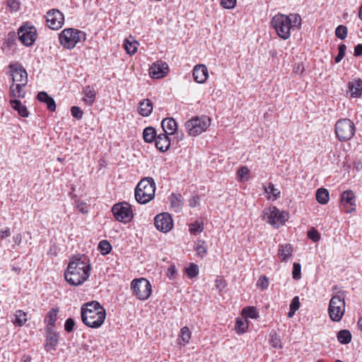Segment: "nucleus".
<instances>
[{
	"label": "nucleus",
	"mask_w": 362,
	"mask_h": 362,
	"mask_svg": "<svg viewBox=\"0 0 362 362\" xmlns=\"http://www.w3.org/2000/svg\"><path fill=\"white\" fill-rule=\"evenodd\" d=\"M177 273V269L175 264L170 265L166 270V276L170 279L173 280Z\"/></svg>",
	"instance_id": "52"
},
{
	"label": "nucleus",
	"mask_w": 362,
	"mask_h": 362,
	"mask_svg": "<svg viewBox=\"0 0 362 362\" xmlns=\"http://www.w3.org/2000/svg\"><path fill=\"white\" fill-rule=\"evenodd\" d=\"M344 292L339 291L333 296L329 303L328 314L332 321L339 322L345 313Z\"/></svg>",
	"instance_id": "6"
},
{
	"label": "nucleus",
	"mask_w": 362,
	"mask_h": 362,
	"mask_svg": "<svg viewBox=\"0 0 362 362\" xmlns=\"http://www.w3.org/2000/svg\"><path fill=\"white\" fill-rule=\"evenodd\" d=\"M156 183L152 177L143 178L134 189L136 201L141 204H146L155 197Z\"/></svg>",
	"instance_id": "4"
},
{
	"label": "nucleus",
	"mask_w": 362,
	"mask_h": 362,
	"mask_svg": "<svg viewBox=\"0 0 362 362\" xmlns=\"http://www.w3.org/2000/svg\"><path fill=\"white\" fill-rule=\"evenodd\" d=\"M248 328V321L246 319L237 318L235 325V330L238 334L245 333Z\"/></svg>",
	"instance_id": "37"
},
{
	"label": "nucleus",
	"mask_w": 362,
	"mask_h": 362,
	"mask_svg": "<svg viewBox=\"0 0 362 362\" xmlns=\"http://www.w3.org/2000/svg\"><path fill=\"white\" fill-rule=\"evenodd\" d=\"M347 28L345 25H340L335 30V35L340 40H344L347 37Z\"/></svg>",
	"instance_id": "43"
},
{
	"label": "nucleus",
	"mask_w": 362,
	"mask_h": 362,
	"mask_svg": "<svg viewBox=\"0 0 362 362\" xmlns=\"http://www.w3.org/2000/svg\"><path fill=\"white\" fill-rule=\"evenodd\" d=\"M355 57L362 56V44H358L354 47V53Z\"/></svg>",
	"instance_id": "60"
},
{
	"label": "nucleus",
	"mask_w": 362,
	"mask_h": 362,
	"mask_svg": "<svg viewBox=\"0 0 362 362\" xmlns=\"http://www.w3.org/2000/svg\"><path fill=\"white\" fill-rule=\"evenodd\" d=\"M293 247L291 244L279 245L277 255L279 259L283 262H286L292 256Z\"/></svg>",
	"instance_id": "23"
},
{
	"label": "nucleus",
	"mask_w": 362,
	"mask_h": 362,
	"mask_svg": "<svg viewBox=\"0 0 362 362\" xmlns=\"http://www.w3.org/2000/svg\"><path fill=\"white\" fill-rule=\"evenodd\" d=\"M90 260L85 255L75 256L70 259L64 272L66 281L72 286L84 283L90 274Z\"/></svg>",
	"instance_id": "1"
},
{
	"label": "nucleus",
	"mask_w": 362,
	"mask_h": 362,
	"mask_svg": "<svg viewBox=\"0 0 362 362\" xmlns=\"http://www.w3.org/2000/svg\"><path fill=\"white\" fill-rule=\"evenodd\" d=\"M264 192L267 194L269 199L276 200L280 197L281 192L279 189L275 188L274 184L271 182L264 187Z\"/></svg>",
	"instance_id": "32"
},
{
	"label": "nucleus",
	"mask_w": 362,
	"mask_h": 362,
	"mask_svg": "<svg viewBox=\"0 0 362 362\" xmlns=\"http://www.w3.org/2000/svg\"><path fill=\"white\" fill-rule=\"evenodd\" d=\"M112 212L117 221L124 223L130 222L134 217L132 206L125 202L115 204Z\"/></svg>",
	"instance_id": "11"
},
{
	"label": "nucleus",
	"mask_w": 362,
	"mask_h": 362,
	"mask_svg": "<svg viewBox=\"0 0 362 362\" xmlns=\"http://www.w3.org/2000/svg\"><path fill=\"white\" fill-rule=\"evenodd\" d=\"M47 25L52 30H58L64 23L63 13L58 9L52 8L48 11L45 16Z\"/></svg>",
	"instance_id": "13"
},
{
	"label": "nucleus",
	"mask_w": 362,
	"mask_h": 362,
	"mask_svg": "<svg viewBox=\"0 0 362 362\" xmlns=\"http://www.w3.org/2000/svg\"><path fill=\"white\" fill-rule=\"evenodd\" d=\"M131 289L133 295L140 300H147L152 293L150 281L144 278L133 279L131 282Z\"/></svg>",
	"instance_id": "9"
},
{
	"label": "nucleus",
	"mask_w": 362,
	"mask_h": 362,
	"mask_svg": "<svg viewBox=\"0 0 362 362\" xmlns=\"http://www.w3.org/2000/svg\"><path fill=\"white\" fill-rule=\"evenodd\" d=\"M138 42L136 41L129 42V40L124 41V47L129 54H134L137 50Z\"/></svg>",
	"instance_id": "40"
},
{
	"label": "nucleus",
	"mask_w": 362,
	"mask_h": 362,
	"mask_svg": "<svg viewBox=\"0 0 362 362\" xmlns=\"http://www.w3.org/2000/svg\"><path fill=\"white\" fill-rule=\"evenodd\" d=\"M13 240L16 244L19 245L22 240L21 235L20 234H18L13 236Z\"/></svg>",
	"instance_id": "63"
},
{
	"label": "nucleus",
	"mask_w": 362,
	"mask_h": 362,
	"mask_svg": "<svg viewBox=\"0 0 362 362\" xmlns=\"http://www.w3.org/2000/svg\"><path fill=\"white\" fill-rule=\"evenodd\" d=\"M194 80L198 83H204L209 77L208 69L204 64L194 66L192 71Z\"/></svg>",
	"instance_id": "19"
},
{
	"label": "nucleus",
	"mask_w": 362,
	"mask_h": 362,
	"mask_svg": "<svg viewBox=\"0 0 362 362\" xmlns=\"http://www.w3.org/2000/svg\"><path fill=\"white\" fill-rule=\"evenodd\" d=\"M354 168L358 172L362 170V162L361 160H356L354 162Z\"/></svg>",
	"instance_id": "62"
},
{
	"label": "nucleus",
	"mask_w": 362,
	"mask_h": 362,
	"mask_svg": "<svg viewBox=\"0 0 362 362\" xmlns=\"http://www.w3.org/2000/svg\"><path fill=\"white\" fill-rule=\"evenodd\" d=\"M170 144L169 135L166 134H158L155 141L156 147L161 152L167 151L170 148Z\"/></svg>",
	"instance_id": "22"
},
{
	"label": "nucleus",
	"mask_w": 362,
	"mask_h": 362,
	"mask_svg": "<svg viewBox=\"0 0 362 362\" xmlns=\"http://www.w3.org/2000/svg\"><path fill=\"white\" fill-rule=\"evenodd\" d=\"M357 326H358V329H360V331L362 332V316L358 318V322H357Z\"/></svg>",
	"instance_id": "64"
},
{
	"label": "nucleus",
	"mask_w": 362,
	"mask_h": 362,
	"mask_svg": "<svg viewBox=\"0 0 362 362\" xmlns=\"http://www.w3.org/2000/svg\"><path fill=\"white\" fill-rule=\"evenodd\" d=\"M192 332L187 327H183L180 329V337L183 342V345L188 344L191 339Z\"/></svg>",
	"instance_id": "39"
},
{
	"label": "nucleus",
	"mask_w": 362,
	"mask_h": 362,
	"mask_svg": "<svg viewBox=\"0 0 362 362\" xmlns=\"http://www.w3.org/2000/svg\"><path fill=\"white\" fill-rule=\"evenodd\" d=\"M329 199V192L325 188H320L316 192V200L321 204H325Z\"/></svg>",
	"instance_id": "35"
},
{
	"label": "nucleus",
	"mask_w": 362,
	"mask_h": 362,
	"mask_svg": "<svg viewBox=\"0 0 362 362\" xmlns=\"http://www.w3.org/2000/svg\"><path fill=\"white\" fill-rule=\"evenodd\" d=\"M45 349L47 352L55 351L59 341V332L54 329H45Z\"/></svg>",
	"instance_id": "17"
},
{
	"label": "nucleus",
	"mask_w": 362,
	"mask_h": 362,
	"mask_svg": "<svg viewBox=\"0 0 362 362\" xmlns=\"http://www.w3.org/2000/svg\"><path fill=\"white\" fill-rule=\"evenodd\" d=\"M28 321L27 313L22 310H18L14 314L12 322L15 326L23 327Z\"/></svg>",
	"instance_id": "28"
},
{
	"label": "nucleus",
	"mask_w": 362,
	"mask_h": 362,
	"mask_svg": "<svg viewBox=\"0 0 362 362\" xmlns=\"http://www.w3.org/2000/svg\"><path fill=\"white\" fill-rule=\"evenodd\" d=\"M293 71L296 74H301L304 71L303 64L298 63L294 65Z\"/></svg>",
	"instance_id": "57"
},
{
	"label": "nucleus",
	"mask_w": 362,
	"mask_h": 362,
	"mask_svg": "<svg viewBox=\"0 0 362 362\" xmlns=\"http://www.w3.org/2000/svg\"><path fill=\"white\" fill-rule=\"evenodd\" d=\"M59 310L58 308H52L45 317V322L47 324L45 329H54L53 327L57 320V315Z\"/></svg>",
	"instance_id": "25"
},
{
	"label": "nucleus",
	"mask_w": 362,
	"mask_h": 362,
	"mask_svg": "<svg viewBox=\"0 0 362 362\" xmlns=\"http://www.w3.org/2000/svg\"><path fill=\"white\" fill-rule=\"evenodd\" d=\"M221 5L225 8L230 9L236 5V0H221Z\"/></svg>",
	"instance_id": "53"
},
{
	"label": "nucleus",
	"mask_w": 362,
	"mask_h": 362,
	"mask_svg": "<svg viewBox=\"0 0 362 362\" xmlns=\"http://www.w3.org/2000/svg\"><path fill=\"white\" fill-rule=\"evenodd\" d=\"M26 85H21L20 83H12L10 86V96L12 98H23L25 95L24 87Z\"/></svg>",
	"instance_id": "27"
},
{
	"label": "nucleus",
	"mask_w": 362,
	"mask_h": 362,
	"mask_svg": "<svg viewBox=\"0 0 362 362\" xmlns=\"http://www.w3.org/2000/svg\"><path fill=\"white\" fill-rule=\"evenodd\" d=\"M243 314L251 319H257L259 317V313L256 308L253 306L246 307L243 309Z\"/></svg>",
	"instance_id": "38"
},
{
	"label": "nucleus",
	"mask_w": 362,
	"mask_h": 362,
	"mask_svg": "<svg viewBox=\"0 0 362 362\" xmlns=\"http://www.w3.org/2000/svg\"><path fill=\"white\" fill-rule=\"evenodd\" d=\"M18 39L26 47L32 46L36 40L37 30L30 23L23 24L18 30Z\"/></svg>",
	"instance_id": "12"
},
{
	"label": "nucleus",
	"mask_w": 362,
	"mask_h": 362,
	"mask_svg": "<svg viewBox=\"0 0 362 362\" xmlns=\"http://www.w3.org/2000/svg\"><path fill=\"white\" fill-rule=\"evenodd\" d=\"M156 129L153 127H147L144 129L143 138L145 142L152 143L157 137Z\"/></svg>",
	"instance_id": "31"
},
{
	"label": "nucleus",
	"mask_w": 362,
	"mask_h": 362,
	"mask_svg": "<svg viewBox=\"0 0 362 362\" xmlns=\"http://www.w3.org/2000/svg\"><path fill=\"white\" fill-rule=\"evenodd\" d=\"M301 266L299 263H294L293 265L292 275L293 278L296 280L300 279Z\"/></svg>",
	"instance_id": "49"
},
{
	"label": "nucleus",
	"mask_w": 362,
	"mask_h": 362,
	"mask_svg": "<svg viewBox=\"0 0 362 362\" xmlns=\"http://www.w3.org/2000/svg\"><path fill=\"white\" fill-rule=\"evenodd\" d=\"M6 6L11 12H16L20 8V2L18 0H7Z\"/></svg>",
	"instance_id": "47"
},
{
	"label": "nucleus",
	"mask_w": 362,
	"mask_h": 362,
	"mask_svg": "<svg viewBox=\"0 0 362 362\" xmlns=\"http://www.w3.org/2000/svg\"><path fill=\"white\" fill-rule=\"evenodd\" d=\"M37 99L47 105V109L51 111L54 112L56 110V103L54 100L50 97L46 92L42 91L40 92L37 94Z\"/></svg>",
	"instance_id": "26"
},
{
	"label": "nucleus",
	"mask_w": 362,
	"mask_h": 362,
	"mask_svg": "<svg viewBox=\"0 0 362 362\" xmlns=\"http://www.w3.org/2000/svg\"><path fill=\"white\" fill-rule=\"evenodd\" d=\"M271 26L275 30L277 35L282 40H288L291 33L301 27L302 18L298 13L288 15L278 13L271 20Z\"/></svg>",
	"instance_id": "2"
},
{
	"label": "nucleus",
	"mask_w": 362,
	"mask_h": 362,
	"mask_svg": "<svg viewBox=\"0 0 362 362\" xmlns=\"http://www.w3.org/2000/svg\"><path fill=\"white\" fill-rule=\"evenodd\" d=\"M346 49V46L344 44H341V45H339L338 54L334 58V61L336 63H339L342 60V59L344 57Z\"/></svg>",
	"instance_id": "45"
},
{
	"label": "nucleus",
	"mask_w": 362,
	"mask_h": 362,
	"mask_svg": "<svg viewBox=\"0 0 362 362\" xmlns=\"http://www.w3.org/2000/svg\"><path fill=\"white\" fill-rule=\"evenodd\" d=\"M10 104L12 108L17 111L21 117H28L29 116V112L26 107L23 105L20 100L16 99L11 100Z\"/></svg>",
	"instance_id": "29"
},
{
	"label": "nucleus",
	"mask_w": 362,
	"mask_h": 362,
	"mask_svg": "<svg viewBox=\"0 0 362 362\" xmlns=\"http://www.w3.org/2000/svg\"><path fill=\"white\" fill-rule=\"evenodd\" d=\"M250 170L245 167H241L237 172L238 176L241 181L247 180L248 179Z\"/></svg>",
	"instance_id": "46"
},
{
	"label": "nucleus",
	"mask_w": 362,
	"mask_h": 362,
	"mask_svg": "<svg viewBox=\"0 0 362 362\" xmlns=\"http://www.w3.org/2000/svg\"><path fill=\"white\" fill-rule=\"evenodd\" d=\"M307 235L314 243L318 242L321 238L320 233L313 227L308 231Z\"/></svg>",
	"instance_id": "44"
},
{
	"label": "nucleus",
	"mask_w": 362,
	"mask_h": 362,
	"mask_svg": "<svg viewBox=\"0 0 362 362\" xmlns=\"http://www.w3.org/2000/svg\"><path fill=\"white\" fill-rule=\"evenodd\" d=\"M348 93H350L351 98H359L362 94V80L361 78H355L349 81L347 84Z\"/></svg>",
	"instance_id": "20"
},
{
	"label": "nucleus",
	"mask_w": 362,
	"mask_h": 362,
	"mask_svg": "<svg viewBox=\"0 0 362 362\" xmlns=\"http://www.w3.org/2000/svg\"><path fill=\"white\" fill-rule=\"evenodd\" d=\"M154 225L158 230L167 233L173 228V218L168 213L159 214L154 218Z\"/></svg>",
	"instance_id": "16"
},
{
	"label": "nucleus",
	"mask_w": 362,
	"mask_h": 362,
	"mask_svg": "<svg viewBox=\"0 0 362 362\" xmlns=\"http://www.w3.org/2000/svg\"><path fill=\"white\" fill-rule=\"evenodd\" d=\"M153 109V103L149 99H144L139 103L138 112L142 117L150 116Z\"/></svg>",
	"instance_id": "24"
},
{
	"label": "nucleus",
	"mask_w": 362,
	"mask_h": 362,
	"mask_svg": "<svg viewBox=\"0 0 362 362\" xmlns=\"http://www.w3.org/2000/svg\"><path fill=\"white\" fill-rule=\"evenodd\" d=\"M76 209L82 214H85L88 212V207L86 202H80L77 204Z\"/></svg>",
	"instance_id": "56"
},
{
	"label": "nucleus",
	"mask_w": 362,
	"mask_h": 362,
	"mask_svg": "<svg viewBox=\"0 0 362 362\" xmlns=\"http://www.w3.org/2000/svg\"><path fill=\"white\" fill-rule=\"evenodd\" d=\"M75 326V321L73 318L69 317L64 322V329L66 332L70 333L71 332Z\"/></svg>",
	"instance_id": "50"
},
{
	"label": "nucleus",
	"mask_w": 362,
	"mask_h": 362,
	"mask_svg": "<svg viewBox=\"0 0 362 362\" xmlns=\"http://www.w3.org/2000/svg\"><path fill=\"white\" fill-rule=\"evenodd\" d=\"M171 207L175 211H179L182 206V196L180 194H172L170 197Z\"/></svg>",
	"instance_id": "34"
},
{
	"label": "nucleus",
	"mask_w": 362,
	"mask_h": 362,
	"mask_svg": "<svg viewBox=\"0 0 362 362\" xmlns=\"http://www.w3.org/2000/svg\"><path fill=\"white\" fill-rule=\"evenodd\" d=\"M8 68L12 78V83L17 82V83H20L21 85H27L28 74L21 64H9Z\"/></svg>",
	"instance_id": "14"
},
{
	"label": "nucleus",
	"mask_w": 362,
	"mask_h": 362,
	"mask_svg": "<svg viewBox=\"0 0 362 362\" xmlns=\"http://www.w3.org/2000/svg\"><path fill=\"white\" fill-rule=\"evenodd\" d=\"M11 235V231L9 228H6L0 232V238L1 239H5Z\"/></svg>",
	"instance_id": "61"
},
{
	"label": "nucleus",
	"mask_w": 362,
	"mask_h": 362,
	"mask_svg": "<svg viewBox=\"0 0 362 362\" xmlns=\"http://www.w3.org/2000/svg\"><path fill=\"white\" fill-rule=\"evenodd\" d=\"M269 284V279L266 276H262L259 278L257 282V286L265 290L268 288Z\"/></svg>",
	"instance_id": "48"
},
{
	"label": "nucleus",
	"mask_w": 362,
	"mask_h": 362,
	"mask_svg": "<svg viewBox=\"0 0 362 362\" xmlns=\"http://www.w3.org/2000/svg\"><path fill=\"white\" fill-rule=\"evenodd\" d=\"M81 316L84 325L93 329H98L105 322L106 310L99 302L92 300L84 303L81 306Z\"/></svg>",
	"instance_id": "3"
},
{
	"label": "nucleus",
	"mask_w": 362,
	"mask_h": 362,
	"mask_svg": "<svg viewBox=\"0 0 362 362\" xmlns=\"http://www.w3.org/2000/svg\"><path fill=\"white\" fill-rule=\"evenodd\" d=\"M168 71V65L163 61H158L153 63L149 68V75L153 78H163Z\"/></svg>",
	"instance_id": "18"
},
{
	"label": "nucleus",
	"mask_w": 362,
	"mask_h": 362,
	"mask_svg": "<svg viewBox=\"0 0 362 362\" xmlns=\"http://www.w3.org/2000/svg\"><path fill=\"white\" fill-rule=\"evenodd\" d=\"M186 274L189 279L196 277L199 274L198 266L194 263H191L189 267L186 268Z\"/></svg>",
	"instance_id": "42"
},
{
	"label": "nucleus",
	"mask_w": 362,
	"mask_h": 362,
	"mask_svg": "<svg viewBox=\"0 0 362 362\" xmlns=\"http://www.w3.org/2000/svg\"><path fill=\"white\" fill-rule=\"evenodd\" d=\"M288 217L287 213L279 210L276 206H270L264 210V218L276 228L284 225Z\"/></svg>",
	"instance_id": "10"
},
{
	"label": "nucleus",
	"mask_w": 362,
	"mask_h": 362,
	"mask_svg": "<svg viewBox=\"0 0 362 362\" xmlns=\"http://www.w3.org/2000/svg\"><path fill=\"white\" fill-rule=\"evenodd\" d=\"M270 344L272 346H274L275 348H281V347L280 339H279L278 336L276 334L272 335L271 339H270Z\"/></svg>",
	"instance_id": "55"
},
{
	"label": "nucleus",
	"mask_w": 362,
	"mask_h": 362,
	"mask_svg": "<svg viewBox=\"0 0 362 362\" xmlns=\"http://www.w3.org/2000/svg\"><path fill=\"white\" fill-rule=\"evenodd\" d=\"M83 101L89 105H91L95 100V90L93 87H90L89 86H86L83 89Z\"/></svg>",
	"instance_id": "30"
},
{
	"label": "nucleus",
	"mask_w": 362,
	"mask_h": 362,
	"mask_svg": "<svg viewBox=\"0 0 362 362\" xmlns=\"http://www.w3.org/2000/svg\"><path fill=\"white\" fill-rule=\"evenodd\" d=\"M334 130L336 136L340 141H346L354 136L355 125L349 119H340L336 122Z\"/></svg>",
	"instance_id": "8"
},
{
	"label": "nucleus",
	"mask_w": 362,
	"mask_h": 362,
	"mask_svg": "<svg viewBox=\"0 0 362 362\" xmlns=\"http://www.w3.org/2000/svg\"><path fill=\"white\" fill-rule=\"evenodd\" d=\"M337 338L339 343L342 344H348L351 341L352 335L349 330L341 329L337 332Z\"/></svg>",
	"instance_id": "33"
},
{
	"label": "nucleus",
	"mask_w": 362,
	"mask_h": 362,
	"mask_svg": "<svg viewBox=\"0 0 362 362\" xmlns=\"http://www.w3.org/2000/svg\"><path fill=\"white\" fill-rule=\"evenodd\" d=\"M340 202L346 214H351L356 211V195L352 190L344 191L340 197Z\"/></svg>",
	"instance_id": "15"
},
{
	"label": "nucleus",
	"mask_w": 362,
	"mask_h": 362,
	"mask_svg": "<svg viewBox=\"0 0 362 362\" xmlns=\"http://www.w3.org/2000/svg\"><path fill=\"white\" fill-rule=\"evenodd\" d=\"M195 250L197 252V254L201 257H204L206 253V250L202 245H197Z\"/></svg>",
	"instance_id": "59"
},
{
	"label": "nucleus",
	"mask_w": 362,
	"mask_h": 362,
	"mask_svg": "<svg viewBox=\"0 0 362 362\" xmlns=\"http://www.w3.org/2000/svg\"><path fill=\"white\" fill-rule=\"evenodd\" d=\"M161 127L163 134L168 135H173L176 134L177 125L176 121L173 117H167L162 120Z\"/></svg>",
	"instance_id": "21"
},
{
	"label": "nucleus",
	"mask_w": 362,
	"mask_h": 362,
	"mask_svg": "<svg viewBox=\"0 0 362 362\" xmlns=\"http://www.w3.org/2000/svg\"><path fill=\"white\" fill-rule=\"evenodd\" d=\"M98 248L102 255H106L111 252L112 245L107 240H103L99 243Z\"/></svg>",
	"instance_id": "41"
},
{
	"label": "nucleus",
	"mask_w": 362,
	"mask_h": 362,
	"mask_svg": "<svg viewBox=\"0 0 362 362\" xmlns=\"http://www.w3.org/2000/svg\"><path fill=\"white\" fill-rule=\"evenodd\" d=\"M199 203V199L198 197L197 196H194L192 197L189 201V204L191 207H195L197 206Z\"/></svg>",
	"instance_id": "58"
},
{
	"label": "nucleus",
	"mask_w": 362,
	"mask_h": 362,
	"mask_svg": "<svg viewBox=\"0 0 362 362\" xmlns=\"http://www.w3.org/2000/svg\"><path fill=\"white\" fill-rule=\"evenodd\" d=\"M85 40L86 33L76 28H66L59 34L60 45L67 49H74L78 42Z\"/></svg>",
	"instance_id": "5"
},
{
	"label": "nucleus",
	"mask_w": 362,
	"mask_h": 362,
	"mask_svg": "<svg viewBox=\"0 0 362 362\" xmlns=\"http://www.w3.org/2000/svg\"><path fill=\"white\" fill-rule=\"evenodd\" d=\"M204 230V223L202 221H196L189 225L190 234L197 235Z\"/></svg>",
	"instance_id": "36"
},
{
	"label": "nucleus",
	"mask_w": 362,
	"mask_h": 362,
	"mask_svg": "<svg viewBox=\"0 0 362 362\" xmlns=\"http://www.w3.org/2000/svg\"><path fill=\"white\" fill-rule=\"evenodd\" d=\"M300 308V301H299V297L295 296L290 304V308L292 310V313L293 311H297Z\"/></svg>",
	"instance_id": "54"
},
{
	"label": "nucleus",
	"mask_w": 362,
	"mask_h": 362,
	"mask_svg": "<svg viewBox=\"0 0 362 362\" xmlns=\"http://www.w3.org/2000/svg\"><path fill=\"white\" fill-rule=\"evenodd\" d=\"M71 113L77 119H81L83 117V111L77 106L71 107Z\"/></svg>",
	"instance_id": "51"
},
{
	"label": "nucleus",
	"mask_w": 362,
	"mask_h": 362,
	"mask_svg": "<svg viewBox=\"0 0 362 362\" xmlns=\"http://www.w3.org/2000/svg\"><path fill=\"white\" fill-rule=\"evenodd\" d=\"M211 119L207 116L195 117L185 123V129L189 136H197L209 127Z\"/></svg>",
	"instance_id": "7"
}]
</instances>
